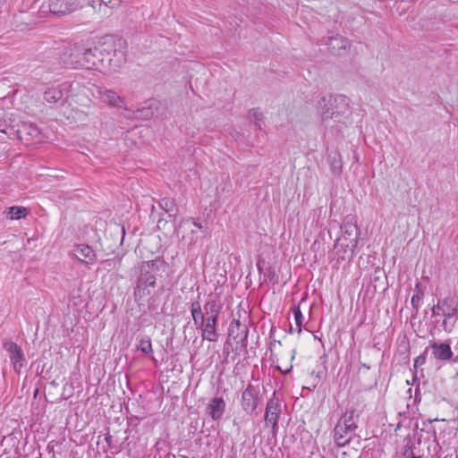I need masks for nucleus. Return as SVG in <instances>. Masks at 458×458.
Returning <instances> with one entry per match:
<instances>
[{
	"mask_svg": "<svg viewBox=\"0 0 458 458\" xmlns=\"http://www.w3.org/2000/svg\"><path fill=\"white\" fill-rule=\"evenodd\" d=\"M222 307L223 304L217 296H210L204 303L203 308L199 301V295H198L196 301L191 302V314L192 320L196 328L201 330L203 340L209 342L218 340L216 327Z\"/></svg>",
	"mask_w": 458,
	"mask_h": 458,
	"instance_id": "f257e3e1",
	"label": "nucleus"
},
{
	"mask_svg": "<svg viewBox=\"0 0 458 458\" xmlns=\"http://www.w3.org/2000/svg\"><path fill=\"white\" fill-rule=\"evenodd\" d=\"M321 121L326 127H334L333 123H344L349 108V98L344 95L324 97L318 103Z\"/></svg>",
	"mask_w": 458,
	"mask_h": 458,
	"instance_id": "f03ea898",
	"label": "nucleus"
},
{
	"mask_svg": "<svg viewBox=\"0 0 458 458\" xmlns=\"http://www.w3.org/2000/svg\"><path fill=\"white\" fill-rule=\"evenodd\" d=\"M98 48H105L102 51L103 70H111L120 67L126 61V42L122 38L106 37L98 45Z\"/></svg>",
	"mask_w": 458,
	"mask_h": 458,
	"instance_id": "7ed1b4c3",
	"label": "nucleus"
},
{
	"mask_svg": "<svg viewBox=\"0 0 458 458\" xmlns=\"http://www.w3.org/2000/svg\"><path fill=\"white\" fill-rule=\"evenodd\" d=\"M157 263V260H150L143 262L140 267V275L134 290L136 301H144L151 294L152 288L156 285V276L158 272Z\"/></svg>",
	"mask_w": 458,
	"mask_h": 458,
	"instance_id": "20e7f679",
	"label": "nucleus"
},
{
	"mask_svg": "<svg viewBox=\"0 0 458 458\" xmlns=\"http://www.w3.org/2000/svg\"><path fill=\"white\" fill-rule=\"evenodd\" d=\"M443 316L441 327L445 332H451L458 318V305L451 297L439 299L432 307V316Z\"/></svg>",
	"mask_w": 458,
	"mask_h": 458,
	"instance_id": "39448f33",
	"label": "nucleus"
},
{
	"mask_svg": "<svg viewBox=\"0 0 458 458\" xmlns=\"http://www.w3.org/2000/svg\"><path fill=\"white\" fill-rule=\"evenodd\" d=\"M237 316V318L233 317L229 326L228 335L237 344H241L242 348H246L249 329L245 320L248 318V314L245 310H239Z\"/></svg>",
	"mask_w": 458,
	"mask_h": 458,
	"instance_id": "423d86ee",
	"label": "nucleus"
},
{
	"mask_svg": "<svg viewBox=\"0 0 458 458\" xmlns=\"http://www.w3.org/2000/svg\"><path fill=\"white\" fill-rule=\"evenodd\" d=\"M86 47L83 44L75 43L65 47L60 56L61 63L64 67L72 69H84Z\"/></svg>",
	"mask_w": 458,
	"mask_h": 458,
	"instance_id": "0eeeda50",
	"label": "nucleus"
},
{
	"mask_svg": "<svg viewBox=\"0 0 458 458\" xmlns=\"http://www.w3.org/2000/svg\"><path fill=\"white\" fill-rule=\"evenodd\" d=\"M79 7L78 0H46L40 6L39 12L61 17L72 13Z\"/></svg>",
	"mask_w": 458,
	"mask_h": 458,
	"instance_id": "6e6552de",
	"label": "nucleus"
},
{
	"mask_svg": "<svg viewBox=\"0 0 458 458\" xmlns=\"http://www.w3.org/2000/svg\"><path fill=\"white\" fill-rule=\"evenodd\" d=\"M102 51L106 52L105 48H98V45L93 47H86L84 69L104 71Z\"/></svg>",
	"mask_w": 458,
	"mask_h": 458,
	"instance_id": "1a4fd4ad",
	"label": "nucleus"
},
{
	"mask_svg": "<svg viewBox=\"0 0 458 458\" xmlns=\"http://www.w3.org/2000/svg\"><path fill=\"white\" fill-rule=\"evenodd\" d=\"M4 348L9 352L10 360L16 372H20L26 362V359L21 348L14 342H5Z\"/></svg>",
	"mask_w": 458,
	"mask_h": 458,
	"instance_id": "9d476101",
	"label": "nucleus"
},
{
	"mask_svg": "<svg viewBox=\"0 0 458 458\" xmlns=\"http://www.w3.org/2000/svg\"><path fill=\"white\" fill-rule=\"evenodd\" d=\"M357 419L358 415L355 414L354 410H348L342 417L340 421L336 425V434H341V432H344L346 434H354L355 429L357 428Z\"/></svg>",
	"mask_w": 458,
	"mask_h": 458,
	"instance_id": "9b49d317",
	"label": "nucleus"
},
{
	"mask_svg": "<svg viewBox=\"0 0 458 458\" xmlns=\"http://www.w3.org/2000/svg\"><path fill=\"white\" fill-rule=\"evenodd\" d=\"M342 238L339 240H349V242L346 243V247H350L352 250L357 247L358 243V235H359V228L355 223L352 221H345L341 225Z\"/></svg>",
	"mask_w": 458,
	"mask_h": 458,
	"instance_id": "f8f14e48",
	"label": "nucleus"
},
{
	"mask_svg": "<svg viewBox=\"0 0 458 458\" xmlns=\"http://www.w3.org/2000/svg\"><path fill=\"white\" fill-rule=\"evenodd\" d=\"M282 409L278 398L275 396L268 400L266 407L265 421L272 428L277 426L278 419L281 414Z\"/></svg>",
	"mask_w": 458,
	"mask_h": 458,
	"instance_id": "ddd939ff",
	"label": "nucleus"
},
{
	"mask_svg": "<svg viewBox=\"0 0 458 458\" xmlns=\"http://www.w3.org/2000/svg\"><path fill=\"white\" fill-rule=\"evenodd\" d=\"M258 394V390L251 384H249L242 392L241 405L246 412L252 413L256 410Z\"/></svg>",
	"mask_w": 458,
	"mask_h": 458,
	"instance_id": "4468645a",
	"label": "nucleus"
},
{
	"mask_svg": "<svg viewBox=\"0 0 458 458\" xmlns=\"http://www.w3.org/2000/svg\"><path fill=\"white\" fill-rule=\"evenodd\" d=\"M429 347L432 349L433 357L437 360H450L454 356V352L448 341L444 343L430 341Z\"/></svg>",
	"mask_w": 458,
	"mask_h": 458,
	"instance_id": "2eb2a0df",
	"label": "nucleus"
},
{
	"mask_svg": "<svg viewBox=\"0 0 458 458\" xmlns=\"http://www.w3.org/2000/svg\"><path fill=\"white\" fill-rule=\"evenodd\" d=\"M225 402L223 397L216 396L208 402L206 407V413L211 417L213 420H218L224 415L225 411Z\"/></svg>",
	"mask_w": 458,
	"mask_h": 458,
	"instance_id": "dca6fc26",
	"label": "nucleus"
},
{
	"mask_svg": "<svg viewBox=\"0 0 458 458\" xmlns=\"http://www.w3.org/2000/svg\"><path fill=\"white\" fill-rule=\"evenodd\" d=\"M98 95L99 99L111 106L114 107H122L124 104L123 98L120 97L115 91L113 89H100L98 88Z\"/></svg>",
	"mask_w": 458,
	"mask_h": 458,
	"instance_id": "f3484780",
	"label": "nucleus"
},
{
	"mask_svg": "<svg viewBox=\"0 0 458 458\" xmlns=\"http://www.w3.org/2000/svg\"><path fill=\"white\" fill-rule=\"evenodd\" d=\"M324 44L327 46L332 54L340 55L346 50L349 41L347 38L336 35L335 37H329Z\"/></svg>",
	"mask_w": 458,
	"mask_h": 458,
	"instance_id": "a211bd4d",
	"label": "nucleus"
},
{
	"mask_svg": "<svg viewBox=\"0 0 458 458\" xmlns=\"http://www.w3.org/2000/svg\"><path fill=\"white\" fill-rule=\"evenodd\" d=\"M74 256L81 261L86 264H92L96 260V253L89 245L80 244L73 250Z\"/></svg>",
	"mask_w": 458,
	"mask_h": 458,
	"instance_id": "6ab92c4d",
	"label": "nucleus"
},
{
	"mask_svg": "<svg viewBox=\"0 0 458 458\" xmlns=\"http://www.w3.org/2000/svg\"><path fill=\"white\" fill-rule=\"evenodd\" d=\"M18 133L21 140H26L28 143L31 140L38 141L41 138L39 129L32 123L23 124L19 130Z\"/></svg>",
	"mask_w": 458,
	"mask_h": 458,
	"instance_id": "aec40b11",
	"label": "nucleus"
},
{
	"mask_svg": "<svg viewBox=\"0 0 458 458\" xmlns=\"http://www.w3.org/2000/svg\"><path fill=\"white\" fill-rule=\"evenodd\" d=\"M64 85L47 88L43 94L44 100L49 104H55L64 98Z\"/></svg>",
	"mask_w": 458,
	"mask_h": 458,
	"instance_id": "412c9836",
	"label": "nucleus"
},
{
	"mask_svg": "<svg viewBox=\"0 0 458 458\" xmlns=\"http://www.w3.org/2000/svg\"><path fill=\"white\" fill-rule=\"evenodd\" d=\"M192 227H197L199 230L203 229V226L200 224L191 219H185L182 220L177 226L174 227V231L177 233L178 235L182 232H184L186 230H190L191 233L193 234L195 233V230Z\"/></svg>",
	"mask_w": 458,
	"mask_h": 458,
	"instance_id": "4be33fe9",
	"label": "nucleus"
},
{
	"mask_svg": "<svg viewBox=\"0 0 458 458\" xmlns=\"http://www.w3.org/2000/svg\"><path fill=\"white\" fill-rule=\"evenodd\" d=\"M137 350L144 355L149 356L153 353L151 339L148 335H142L137 344Z\"/></svg>",
	"mask_w": 458,
	"mask_h": 458,
	"instance_id": "5701e85b",
	"label": "nucleus"
},
{
	"mask_svg": "<svg viewBox=\"0 0 458 458\" xmlns=\"http://www.w3.org/2000/svg\"><path fill=\"white\" fill-rule=\"evenodd\" d=\"M327 160L332 173L335 174H340L342 172V160L340 155L337 152L329 153Z\"/></svg>",
	"mask_w": 458,
	"mask_h": 458,
	"instance_id": "b1692460",
	"label": "nucleus"
},
{
	"mask_svg": "<svg viewBox=\"0 0 458 458\" xmlns=\"http://www.w3.org/2000/svg\"><path fill=\"white\" fill-rule=\"evenodd\" d=\"M160 208L169 214L170 216H176L177 215V208L175 202L173 199L170 198H163L159 200Z\"/></svg>",
	"mask_w": 458,
	"mask_h": 458,
	"instance_id": "393cba45",
	"label": "nucleus"
},
{
	"mask_svg": "<svg viewBox=\"0 0 458 458\" xmlns=\"http://www.w3.org/2000/svg\"><path fill=\"white\" fill-rule=\"evenodd\" d=\"M28 214V210L26 208L13 206L7 209V216L11 219H20L21 217H25Z\"/></svg>",
	"mask_w": 458,
	"mask_h": 458,
	"instance_id": "a878e982",
	"label": "nucleus"
},
{
	"mask_svg": "<svg viewBox=\"0 0 458 458\" xmlns=\"http://www.w3.org/2000/svg\"><path fill=\"white\" fill-rule=\"evenodd\" d=\"M415 293L413 294V296L411 297V306L414 310H416V311L419 310L420 307V302L423 299V296H424V293L423 291L420 289V284H416V287H415Z\"/></svg>",
	"mask_w": 458,
	"mask_h": 458,
	"instance_id": "bb28decb",
	"label": "nucleus"
},
{
	"mask_svg": "<svg viewBox=\"0 0 458 458\" xmlns=\"http://www.w3.org/2000/svg\"><path fill=\"white\" fill-rule=\"evenodd\" d=\"M339 433L341 434V436L339 434H336V427H335V441L337 445L344 446L346 444H348L350 442L353 434H346V433L341 432V431Z\"/></svg>",
	"mask_w": 458,
	"mask_h": 458,
	"instance_id": "cd10ccee",
	"label": "nucleus"
},
{
	"mask_svg": "<svg viewBox=\"0 0 458 458\" xmlns=\"http://www.w3.org/2000/svg\"><path fill=\"white\" fill-rule=\"evenodd\" d=\"M250 117L254 120L256 127L260 130L263 113L259 108H253L250 111Z\"/></svg>",
	"mask_w": 458,
	"mask_h": 458,
	"instance_id": "c85d7f7f",
	"label": "nucleus"
},
{
	"mask_svg": "<svg viewBox=\"0 0 458 458\" xmlns=\"http://www.w3.org/2000/svg\"><path fill=\"white\" fill-rule=\"evenodd\" d=\"M293 315H294L295 325L298 328V333H301V325H302L304 317H303L299 306L293 308Z\"/></svg>",
	"mask_w": 458,
	"mask_h": 458,
	"instance_id": "c756f323",
	"label": "nucleus"
},
{
	"mask_svg": "<svg viewBox=\"0 0 458 458\" xmlns=\"http://www.w3.org/2000/svg\"><path fill=\"white\" fill-rule=\"evenodd\" d=\"M427 352H428V348H426L425 351L423 352V353L419 355L414 360V364H413L414 369H417L418 367L422 366L426 362V354H427Z\"/></svg>",
	"mask_w": 458,
	"mask_h": 458,
	"instance_id": "7c9ffc66",
	"label": "nucleus"
},
{
	"mask_svg": "<svg viewBox=\"0 0 458 458\" xmlns=\"http://www.w3.org/2000/svg\"><path fill=\"white\" fill-rule=\"evenodd\" d=\"M105 6L109 8H115L120 5L123 0H100Z\"/></svg>",
	"mask_w": 458,
	"mask_h": 458,
	"instance_id": "2f4dec72",
	"label": "nucleus"
},
{
	"mask_svg": "<svg viewBox=\"0 0 458 458\" xmlns=\"http://www.w3.org/2000/svg\"><path fill=\"white\" fill-rule=\"evenodd\" d=\"M310 376L311 377H314V383L312 384V387L315 388L317 384L319 382L320 378L322 377L323 376V371H318L316 372L315 370H312L310 372Z\"/></svg>",
	"mask_w": 458,
	"mask_h": 458,
	"instance_id": "473e14b6",
	"label": "nucleus"
},
{
	"mask_svg": "<svg viewBox=\"0 0 458 458\" xmlns=\"http://www.w3.org/2000/svg\"><path fill=\"white\" fill-rule=\"evenodd\" d=\"M89 4L92 6L94 9H97V6H98L99 11H101V7L102 5H104V4L100 0H92L89 3Z\"/></svg>",
	"mask_w": 458,
	"mask_h": 458,
	"instance_id": "72a5a7b5",
	"label": "nucleus"
},
{
	"mask_svg": "<svg viewBox=\"0 0 458 458\" xmlns=\"http://www.w3.org/2000/svg\"><path fill=\"white\" fill-rule=\"evenodd\" d=\"M453 362L458 363V356H456L455 358L453 359Z\"/></svg>",
	"mask_w": 458,
	"mask_h": 458,
	"instance_id": "f704fd0d",
	"label": "nucleus"
},
{
	"mask_svg": "<svg viewBox=\"0 0 458 458\" xmlns=\"http://www.w3.org/2000/svg\"><path fill=\"white\" fill-rule=\"evenodd\" d=\"M411 458H421V457L420 456H417L413 453H411Z\"/></svg>",
	"mask_w": 458,
	"mask_h": 458,
	"instance_id": "c9c22d12",
	"label": "nucleus"
},
{
	"mask_svg": "<svg viewBox=\"0 0 458 458\" xmlns=\"http://www.w3.org/2000/svg\"><path fill=\"white\" fill-rule=\"evenodd\" d=\"M361 366H362L363 368L367 369H369V366H367L366 364H362Z\"/></svg>",
	"mask_w": 458,
	"mask_h": 458,
	"instance_id": "e433bc0d",
	"label": "nucleus"
},
{
	"mask_svg": "<svg viewBox=\"0 0 458 458\" xmlns=\"http://www.w3.org/2000/svg\"><path fill=\"white\" fill-rule=\"evenodd\" d=\"M3 4V0H0V5Z\"/></svg>",
	"mask_w": 458,
	"mask_h": 458,
	"instance_id": "4c0bfd02",
	"label": "nucleus"
}]
</instances>
